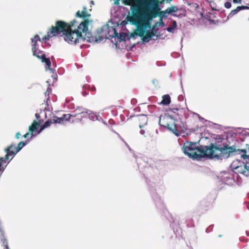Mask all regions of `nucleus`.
<instances>
[{"label":"nucleus","mask_w":249,"mask_h":249,"mask_svg":"<svg viewBox=\"0 0 249 249\" xmlns=\"http://www.w3.org/2000/svg\"><path fill=\"white\" fill-rule=\"evenodd\" d=\"M177 26V23L175 21H174L173 22V27L175 28Z\"/></svg>","instance_id":"obj_25"},{"label":"nucleus","mask_w":249,"mask_h":249,"mask_svg":"<svg viewBox=\"0 0 249 249\" xmlns=\"http://www.w3.org/2000/svg\"><path fill=\"white\" fill-rule=\"evenodd\" d=\"M242 1V0H233V2L234 3H240Z\"/></svg>","instance_id":"obj_21"},{"label":"nucleus","mask_w":249,"mask_h":249,"mask_svg":"<svg viewBox=\"0 0 249 249\" xmlns=\"http://www.w3.org/2000/svg\"><path fill=\"white\" fill-rule=\"evenodd\" d=\"M40 124L36 121H34L31 125L29 126V130L31 133V138L33 136V133L37 129Z\"/></svg>","instance_id":"obj_10"},{"label":"nucleus","mask_w":249,"mask_h":249,"mask_svg":"<svg viewBox=\"0 0 249 249\" xmlns=\"http://www.w3.org/2000/svg\"><path fill=\"white\" fill-rule=\"evenodd\" d=\"M249 9V7L247 6H238L235 9L232 10L228 16V18H230L232 17L234 15H236L239 11L243 10Z\"/></svg>","instance_id":"obj_8"},{"label":"nucleus","mask_w":249,"mask_h":249,"mask_svg":"<svg viewBox=\"0 0 249 249\" xmlns=\"http://www.w3.org/2000/svg\"><path fill=\"white\" fill-rule=\"evenodd\" d=\"M26 144V142H20L18 145L16 147L15 152H10V154H16L18 152H19Z\"/></svg>","instance_id":"obj_13"},{"label":"nucleus","mask_w":249,"mask_h":249,"mask_svg":"<svg viewBox=\"0 0 249 249\" xmlns=\"http://www.w3.org/2000/svg\"><path fill=\"white\" fill-rule=\"evenodd\" d=\"M90 117L92 118V119L93 120L94 119V118H93V117H92V116H91Z\"/></svg>","instance_id":"obj_29"},{"label":"nucleus","mask_w":249,"mask_h":249,"mask_svg":"<svg viewBox=\"0 0 249 249\" xmlns=\"http://www.w3.org/2000/svg\"><path fill=\"white\" fill-rule=\"evenodd\" d=\"M182 151L185 155L193 160H199L204 157L222 160L228 158L233 153H236L240 154L244 161L235 160L231 163V168L237 174L249 176V155H247L245 150L237 149L234 145L229 146L227 144L211 143L203 149L197 147L195 142H186L184 143Z\"/></svg>","instance_id":"obj_1"},{"label":"nucleus","mask_w":249,"mask_h":249,"mask_svg":"<svg viewBox=\"0 0 249 249\" xmlns=\"http://www.w3.org/2000/svg\"><path fill=\"white\" fill-rule=\"evenodd\" d=\"M178 11V8L177 6H172L165 10V12L168 14H170L172 13L177 12Z\"/></svg>","instance_id":"obj_14"},{"label":"nucleus","mask_w":249,"mask_h":249,"mask_svg":"<svg viewBox=\"0 0 249 249\" xmlns=\"http://www.w3.org/2000/svg\"><path fill=\"white\" fill-rule=\"evenodd\" d=\"M231 4L230 2L227 1L224 4V7L227 9H229L231 7Z\"/></svg>","instance_id":"obj_15"},{"label":"nucleus","mask_w":249,"mask_h":249,"mask_svg":"<svg viewBox=\"0 0 249 249\" xmlns=\"http://www.w3.org/2000/svg\"><path fill=\"white\" fill-rule=\"evenodd\" d=\"M38 41H39L42 42H46V40L43 41L42 40V38L41 39L39 36L38 35H36L34 37L32 38L31 42H32V51L33 52V54L34 56H36L39 59H41L42 62H45L47 68L48 69L50 70H51V62L49 58H47L46 57V55L45 54H42L40 56L38 55L37 53V42Z\"/></svg>","instance_id":"obj_7"},{"label":"nucleus","mask_w":249,"mask_h":249,"mask_svg":"<svg viewBox=\"0 0 249 249\" xmlns=\"http://www.w3.org/2000/svg\"><path fill=\"white\" fill-rule=\"evenodd\" d=\"M35 116H36V117L37 119H38L39 118V117H40L39 114H37V113H36L35 114Z\"/></svg>","instance_id":"obj_26"},{"label":"nucleus","mask_w":249,"mask_h":249,"mask_svg":"<svg viewBox=\"0 0 249 249\" xmlns=\"http://www.w3.org/2000/svg\"><path fill=\"white\" fill-rule=\"evenodd\" d=\"M158 24V22H156L155 23L154 25H153L151 31L156 32L155 29L157 27Z\"/></svg>","instance_id":"obj_18"},{"label":"nucleus","mask_w":249,"mask_h":249,"mask_svg":"<svg viewBox=\"0 0 249 249\" xmlns=\"http://www.w3.org/2000/svg\"><path fill=\"white\" fill-rule=\"evenodd\" d=\"M132 15L131 16H127L126 19L129 21L132 24L137 26V30L134 34L131 35V37H134V35H137L142 38V40L144 42H148L150 39L154 36L156 32L151 31H146V29L151 28V23L149 24V26L145 25V21H148L142 16V14L137 8L136 9H132Z\"/></svg>","instance_id":"obj_3"},{"label":"nucleus","mask_w":249,"mask_h":249,"mask_svg":"<svg viewBox=\"0 0 249 249\" xmlns=\"http://www.w3.org/2000/svg\"><path fill=\"white\" fill-rule=\"evenodd\" d=\"M75 16L83 18L84 20L79 24L77 22L75 24V27L68 29L66 31L63 36L65 41L71 45H76L86 39L89 42H97L98 39L96 37L93 36L89 32V18L90 17V14L88 13L87 7L84 6L82 11H78Z\"/></svg>","instance_id":"obj_2"},{"label":"nucleus","mask_w":249,"mask_h":249,"mask_svg":"<svg viewBox=\"0 0 249 249\" xmlns=\"http://www.w3.org/2000/svg\"><path fill=\"white\" fill-rule=\"evenodd\" d=\"M76 23H77V21L75 20H73L70 23L62 20H57L55 22V26H52L48 30L47 34L42 38V40L43 41L49 40L50 38L53 36L60 35L63 36L68 29L75 27L76 26L75 25Z\"/></svg>","instance_id":"obj_5"},{"label":"nucleus","mask_w":249,"mask_h":249,"mask_svg":"<svg viewBox=\"0 0 249 249\" xmlns=\"http://www.w3.org/2000/svg\"><path fill=\"white\" fill-rule=\"evenodd\" d=\"M159 124L172 131L176 135H179L175 120L170 115L167 113L161 114L160 117Z\"/></svg>","instance_id":"obj_6"},{"label":"nucleus","mask_w":249,"mask_h":249,"mask_svg":"<svg viewBox=\"0 0 249 249\" xmlns=\"http://www.w3.org/2000/svg\"><path fill=\"white\" fill-rule=\"evenodd\" d=\"M160 24L162 25V26H164V23H163V22L162 21V19H160Z\"/></svg>","instance_id":"obj_27"},{"label":"nucleus","mask_w":249,"mask_h":249,"mask_svg":"<svg viewBox=\"0 0 249 249\" xmlns=\"http://www.w3.org/2000/svg\"><path fill=\"white\" fill-rule=\"evenodd\" d=\"M174 28L173 27H169L167 29V30L169 32H171L172 31V30L174 29Z\"/></svg>","instance_id":"obj_23"},{"label":"nucleus","mask_w":249,"mask_h":249,"mask_svg":"<svg viewBox=\"0 0 249 249\" xmlns=\"http://www.w3.org/2000/svg\"><path fill=\"white\" fill-rule=\"evenodd\" d=\"M88 115V110L82 107H77L72 114H65L61 117L53 115L41 126L39 132L52 124H64L67 121H71L72 123L81 122L82 118L87 117Z\"/></svg>","instance_id":"obj_4"},{"label":"nucleus","mask_w":249,"mask_h":249,"mask_svg":"<svg viewBox=\"0 0 249 249\" xmlns=\"http://www.w3.org/2000/svg\"><path fill=\"white\" fill-rule=\"evenodd\" d=\"M178 110H179V109L178 108H177L171 109V112H173L174 113H177V114H178Z\"/></svg>","instance_id":"obj_19"},{"label":"nucleus","mask_w":249,"mask_h":249,"mask_svg":"<svg viewBox=\"0 0 249 249\" xmlns=\"http://www.w3.org/2000/svg\"><path fill=\"white\" fill-rule=\"evenodd\" d=\"M90 117L92 118V119L93 120L94 119V118H93V117H92V116H91Z\"/></svg>","instance_id":"obj_30"},{"label":"nucleus","mask_w":249,"mask_h":249,"mask_svg":"<svg viewBox=\"0 0 249 249\" xmlns=\"http://www.w3.org/2000/svg\"><path fill=\"white\" fill-rule=\"evenodd\" d=\"M239 150H240V149H239ZM241 150H245V151H246V152H247V155H249V145L247 144L246 148L245 149H241Z\"/></svg>","instance_id":"obj_17"},{"label":"nucleus","mask_w":249,"mask_h":249,"mask_svg":"<svg viewBox=\"0 0 249 249\" xmlns=\"http://www.w3.org/2000/svg\"><path fill=\"white\" fill-rule=\"evenodd\" d=\"M162 100L160 102V104L164 106L168 105L171 102V98L168 94H165L162 96Z\"/></svg>","instance_id":"obj_12"},{"label":"nucleus","mask_w":249,"mask_h":249,"mask_svg":"<svg viewBox=\"0 0 249 249\" xmlns=\"http://www.w3.org/2000/svg\"><path fill=\"white\" fill-rule=\"evenodd\" d=\"M141 133H142V134H143V133L142 132V131H141Z\"/></svg>","instance_id":"obj_31"},{"label":"nucleus","mask_w":249,"mask_h":249,"mask_svg":"<svg viewBox=\"0 0 249 249\" xmlns=\"http://www.w3.org/2000/svg\"><path fill=\"white\" fill-rule=\"evenodd\" d=\"M38 55H39L40 56L42 54H43L42 53V52L40 51V50H38L37 49V53H36Z\"/></svg>","instance_id":"obj_22"},{"label":"nucleus","mask_w":249,"mask_h":249,"mask_svg":"<svg viewBox=\"0 0 249 249\" xmlns=\"http://www.w3.org/2000/svg\"><path fill=\"white\" fill-rule=\"evenodd\" d=\"M21 136V134L19 132H17L16 134L15 138L17 139H18Z\"/></svg>","instance_id":"obj_20"},{"label":"nucleus","mask_w":249,"mask_h":249,"mask_svg":"<svg viewBox=\"0 0 249 249\" xmlns=\"http://www.w3.org/2000/svg\"><path fill=\"white\" fill-rule=\"evenodd\" d=\"M172 0H167V2H170Z\"/></svg>","instance_id":"obj_28"},{"label":"nucleus","mask_w":249,"mask_h":249,"mask_svg":"<svg viewBox=\"0 0 249 249\" xmlns=\"http://www.w3.org/2000/svg\"><path fill=\"white\" fill-rule=\"evenodd\" d=\"M52 92V89L50 87H48L46 92L45 93V96H49V94Z\"/></svg>","instance_id":"obj_16"},{"label":"nucleus","mask_w":249,"mask_h":249,"mask_svg":"<svg viewBox=\"0 0 249 249\" xmlns=\"http://www.w3.org/2000/svg\"><path fill=\"white\" fill-rule=\"evenodd\" d=\"M139 120V126L140 128H142L144 125L147 124V118L145 115H141L138 118Z\"/></svg>","instance_id":"obj_11"},{"label":"nucleus","mask_w":249,"mask_h":249,"mask_svg":"<svg viewBox=\"0 0 249 249\" xmlns=\"http://www.w3.org/2000/svg\"><path fill=\"white\" fill-rule=\"evenodd\" d=\"M114 34L112 36V37L117 38L118 39L119 42H121L122 41H124L126 39V37H127V35L126 33L124 32L120 33V34L118 33L115 28L113 29Z\"/></svg>","instance_id":"obj_9"},{"label":"nucleus","mask_w":249,"mask_h":249,"mask_svg":"<svg viewBox=\"0 0 249 249\" xmlns=\"http://www.w3.org/2000/svg\"><path fill=\"white\" fill-rule=\"evenodd\" d=\"M30 135V134L29 133H26L25 134H24L23 136V137L25 138H27L28 137V136Z\"/></svg>","instance_id":"obj_24"}]
</instances>
